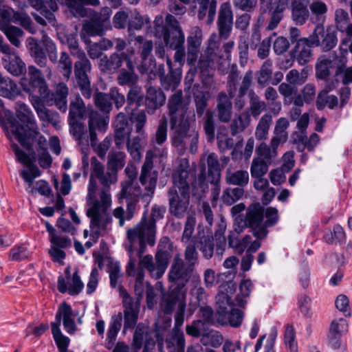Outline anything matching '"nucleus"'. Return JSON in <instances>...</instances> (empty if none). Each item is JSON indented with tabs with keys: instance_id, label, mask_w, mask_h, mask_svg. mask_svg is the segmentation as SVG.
I'll return each mask as SVG.
<instances>
[{
	"instance_id": "1",
	"label": "nucleus",
	"mask_w": 352,
	"mask_h": 352,
	"mask_svg": "<svg viewBox=\"0 0 352 352\" xmlns=\"http://www.w3.org/2000/svg\"><path fill=\"white\" fill-rule=\"evenodd\" d=\"M153 36L163 42L156 43L155 54L160 58L166 56V48L175 50L174 61L180 67L186 63L190 66L195 65L202 42L201 30L196 28L187 37V52L184 43L185 34L179 22L172 14H167L164 19L162 15L155 16L152 30Z\"/></svg>"
},
{
	"instance_id": "2",
	"label": "nucleus",
	"mask_w": 352,
	"mask_h": 352,
	"mask_svg": "<svg viewBox=\"0 0 352 352\" xmlns=\"http://www.w3.org/2000/svg\"><path fill=\"white\" fill-rule=\"evenodd\" d=\"M157 251L155 255V261L152 255L147 254L138 256L137 248L129 252V261L126 266L127 275L135 277L134 292L140 294L144 292V270L154 279L160 278L165 273L170 259L173 245L168 237H162L159 243Z\"/></svg>"
},
{
	"instance_id": "3",
	"label": "nucleus",
	"mask_w": 352,
	"mask_h": 352,
	"mask_svg": "<svg viewBox=\"0 0 352 352\" xmlns=\"http://www.w3.org/2000/svg\"><path fill=\"white\" fill-rule=\"evenodd\" d=\"M116 173L107 168L106 173L96 177L103 186L100 192V201H94V205L87 211L90 219L91 237L95 243L106 232L107 226L111 222V217L107 211L111 204L109 188L116 182Z\"/></svg>"
},
{
	"instance_id": "4",
	"label": "nucleus",
	"mask_w": 352,
	"mask_h": 352,
	"mask_svg": "<svg viewBox=\"0 0 352 352\" xmlns=\"http://www.w3.org/2000/svg\"><path fill=\"white\" fill-rule=\"evenodd\" d=\"M165 211V207L155 205L149 217L147 216V212H144L141 221L126 232L129 243V245H126L127 251L131 252L133 248H137V254L140 256L144 254L147 244L154 245L156 236L155 223L157 219L163 218Z\"/></svg>"
},
{
	"instance_id": "5",
	"label": "nucleus",
	"mask_w": 352,
	"mask_h": 352,
	"mask_svg": "<svg viewBox=\"0 0 352 352\" xmlns=\"http://www.w3.org/2000/svg\"><path fill=\"white\" fill-rule=\"evenodd\" d=\"M16 105L17 120L11 124V131L21 145L28 151L33 149L32 142L39 133L34 116L28 106L18 102Z\"/></svg>"
},
{
	"instance_id": "6",
	"label": "nucleus",
	"mask_w": 352,
	"mask_h": 352,
	"mask_svg": "<svg viewBox=\"0 0 352 352\" xmlns=\"http://www.w3.org/2000/svg\"><path fill=\"white\" fill-rule=\"evenodd\" d=\"M66 45L70 54L78 60L74 63V76L81 94L86 98H90L92 90L87 75L91 69V65L85 52L79 46L76 35L69 34L65 35Z\"/></svg>"
},
{
	"instance_id": "7",
	"label": "nucleus",
	"mask_w": 352,
	"mask_h": 352,
	"mask_svg": "<svg viewBox=\"0 0 352 352\" xmlns=\"http://www.w3.org/2000/svg\"><path fill=\"white\" fill-rule=\"evenodd\" d=\"M125 172L128 179L122 184V190L120 192V199H124L126 202V211L122 207H118L113 210V216L119 219V225L123 226L124 221L131 220L136 210L140 201V189L133 184V180L135 179L137 172L133 167H126Z\"/></svg>"
},
{
	"instance_id": "8",
	"label": "nucleus",
	"mask_w": 352,
	"mask_h": 352,
	"mask_svg": "<svg viewBox=\"0 0 352 352\" xmlns=\"http://www.w3.org/2000/svg\"><path fill=\"white\" fill-rule=\"evenodd\" d=\"M170 126L173 131V145L181 152L189 148L192 153H195L199 142V133L195 129L190 128L189 120L176 121L174 125L173 122H170Z\"/></svg>"
},
{
	"instance_id": "9",
	"label": "nucleus",
	"mask_w": 352,
	"mask_h": 352,
	"mask_svg": "<svg viewBox=\"0 0 352 352\" xmlns=\"http://www.w3.org/2000/svg\"><path fill=\"white\" fill-rule=\"evenodd\" d=\"M186 291L178 287L171 285L168 291L162 296L161 308L166 314H170L174 310V320L177 325L184 322V314L186 307Z\"/></svg>"
},
{
	"instance_id": "10",
	"label": "nucleus",
	"mask_w": 352,
	"mask_h": 352,
	"mask_svg": "<svg viewBox=\"0 0 352 352\" xmlns=\"http://www.w3.org/2000/svg\"><path fill=\"white\" fill-rule=\"evenodd\" d=\"M260 14L258 16L256 25L262 26L265 22V14L268 13L269 22L266 27L267 30H273L279 25L284 17V12L287 8L285 0H258Z\"/></svg>"
},
{
	"instance_id": "11",
	"label": "nucleus",
	"mask_w": 352,
	"mask_h": 352,
	"mask_svg": "<svg viewBox=\"0 0 352 352\" xmlns=\"http://www.w3.org/2000/svg\"><path fill=\"white\" fill-rule=\"evenodd\" d=\"M264 207L258 202L250 204L246 210L245 225L251 228L257 239H264L268 234V230L264 226Z\"/></svg>"
},
{
	"instance_id": "12",
	"label": "nucleus",
	"mask_w": 352,
	"mask_h": 352,
	"mask_svg": "<svg viewBox=\"0 0 352 352\" xmlns=\"http://www.w3.org/2000/svg\"><path fill=\"white\" fill-rule=\"evenodd\" d=\"M135 298H133L125 290L121 291L123 298L124 328L125 329L134 328L138 320L143 292L138 294L135 292Z\"/></svg>"
},
{
	"instance_id": "13",
	"label": "nucleus",
	"mask_w": 352,
	"mask_h": 352,
	"mask_svg": "<svg viewBox=\"0 0 352 352\" xmlns=\"http://www.w3.org/2000/svg\"><path fill=\"white\" fill-rule=\"evenodd\" d=\"M194 270L186 264L179 254H177L174 257L168 271V280L174 287L185 289Z\"/></svg>"
},
{
	"instance_id": "14",
	"label": "nucleus",
	"mask_w": 352,
	"mask_h": 352,
	"mask_svg": "<svg viewBox=\"0 0 352 352\" xmlns=\"http://www.w3.org/2000/svg\"><path fill=\"white\" fill-rule=\"evenodd\" d=\"M308 38L311 45L320 47L324 52L333 49L338 41L336 32L329 28L325 30L324 25H316L312 34Z\"/></svg>"
},
{
	"instance_id": "15",
	"label": "nucleus",
	"mask_w": 352,
	"mask_h": 352,
	"mask_svg": "<svg viewBox=\"0 0 352 352\" xmlns=\"http://www.w3.org/2000/svg\"><path fill=\"white\" fill-rule=\"evenodd\" d=\"M28 76V79L23 78L21 81L23 90L31 94L37 89L41 97H46L49 94V88L41 71L34 65H30Z\"/></svg>"
},
{
	"instance_id": "16",
	"label": "nucleus",
	"mask_w": 352,
	"mask_h": 352,
	"mask_svg": "<svg viewBox=\"0 0 352 352\" xmlns=\"http://www.w3.org/2000/svg\"><path fill=\"white\" fill-rule=\"evenodd\" d=\"M167 195L170 214L178 219L184 217L189 210L190 194L179 192L175 188H169Z\"/></svg>"
},
{
	"instance_id": "17",
	"label": "nucleus",
	"mask_w": 352,
	"mask_h": 352,
	"mask_svg": "<svg viewBox=\"0 0 352 352\" xmlns=\"http://www.w3.org/2000/svg\"><path fill=\"white\" fill-rule=\"evenodd\" d=\"M155 151L149 150L146 153V160L142 165L140 181L141 184L145 186L147 192L142 195V198L148 197L151 199L154 193L157 175L155 173H151L153 168V162L151 158L157 156Z\"/></svg>"
},
{
	"instance_id": "18",
	"label": "nucleus",
	"mask_w": 352,
	"mask_h": 352,
	"mask_svg": "<svg viewBox=\"0 0 352 352\" xmlns=\"http://www.w3.org/2000/svg\"><path fill=\"white\" fill-rule=\"evenodd\" d=\"M43 45L45 47L50 60L53 63H58V67L63 71L65 78H69L72 72V60L66 52H62L60 59L58 60V54L56 44L47 36L43 37Z\"/></svg>"
},
{
	"instance_id": "19",
	"label": "nucleus",
	"mask_w": 352,
	"mask_h": 352,
	"mask_svg": "<svg viewBox=\"0 0 352 352\" xmlns=\"http://www.w3.org/2000/svg\"><path fill=\"white\" fill-rule=\"evenodd\" d=\"M217 35L212 34L208 40V46L206 51L201 54L197 67L201 72L204 73L209 69H216L219 65L221 58L217 54Z\"/></svg>"
},
{
	"instance_id": "20",
	"label": "nucleus",
	"mask_w": 352,
	"mask_h": 352,
	"mask_svg": "<svg viewBox=\"0 0 352 352\" xmlns=\"http://www.w3.org/2000/svg\"><path fill=\"white\" fill-rule=\"evenodd\" d=\"M234 14L230 2L226 1L220 5L217 26L219 35L217 40H226L230 36L233 28Z\"/></svg>"
},
{
	"instance_id": "21",
	"label": "nucleus",
	"mask_w": 352,
	"mask_h": 352,
	"mask_svg": "<svg viewBox=\"0 0 352 352\" xmlns=\"http://www.w3.org/2000/svg\"><path fill=\"white\" fill-rule=\"evenodd\" d=\"M168 116L170 122L174 125L176 121L188 119L186 118L188 105L183 99L182 90H177L168 99Z\"/></svg>"
},
{
	"instance_id": "22",
	"label": "nucleus",
	"mask_w": 352,
	"mask_h": 352,
	"mask_svg": "<svg viewBox=\"0 0 352 352\" xmlns=\"http://www.w3.org/2000/svg\"><path fill=\"white\" fill-rule=\"evenodd\" d=\"M166 100V95L161 88L152 85L146 87L144 103L147 113L155 114L157 110L164 105Z\"/></svg>"
},
{
	"instance_id": "23",
	"label": "nucleus",
	"mask_w": 352,
	"mask_h": 352,
	"mask_svg": "<svg viewBox=\"0 0 352 352\" xmlns=\"http://www.w3.org/2000/svg\"><path fill=\"white\" fill-rule=\"evenodd\" d=\"M61 318H63V324L65 331L69 334L74 333L76 330L74 315L71 306L65 302L60 305L55 316V322L51 323V327H56L57 326L58 328H60Z\"/></svg>"
},
{
	"instance_id": "24",
	"label": "nucleus",
	"mask_w": 352,
	"mask_h": 352,
	"mask_svg": "<svg viewBox=\"0 0 352 352\" xmlns=\"http://www.w3.org/2000/svg\"><path fill=\"white\" fill-rule=\"evenodd\" d=\"M133 63L132 56L126 52H113L109 57L104 56L100 58L99 66L103 72L116 71L121 68L123 63H126V67L129 63Z\"/></svg>"
},
{
	"instance_id": "25",
	"label": "nucleus",
	"mask_w": 352,
	"mask_h": 352,
	"mask_svg": "<svg viewBox=\"0 0 352 352\" xmlns=\"http://www.w3.org/2000/svg\"><path fill=\"white\" fill-rule=\"evenodd\" d=\"M228 94L229 96L224 92H220L217 96L216 115L218 120L223 123L229 122L232 114V104L230 98H234V93L231 89L228 90Z\"/></svg>"
},
{
	"instance_id": "26",
	"label": "nucleus",
	"mask_w": 352,
	"mask_h": 352,
	"mask_svg": "<svg viewBox=\"0 0 352 352\" xmlns=\"http://www.w3.org/2000/svg\"><path fill=\"white\" fill-rule=\"evenodd\" d=\"M183 323L179 325L175 322L174 327L166 339V349L168 352H185L186 340L182 330Z\"/></svg>"
},
{
	"instance_id": "27",
	"label": "nucleus",
	"mask_w": 352,
	"mask_h": 352,
	"mask_svg": "<svg viewBox=\"0 0 352 352\" xmlns=\"http://www.w3.org/2000/svg\"><path fill=\"white\" fill-rule=\"evenodd\" d=\"M166 65L168 72L160 79L161 86L165 90H175L181 82L182 70L180 68H175L170 58L166 56Z\"/></svg>"
},
{
	"instance_id": "28",
	"label": "nucleus",
	"mask_w": 352,
	"mask_h": 352,
	"mask_svg": "<svg viewBox=\"0 0 352 352\" xmlns=\"http://www.w3.org/2000/svg\"><path fill=\"white\" fill-rule=\"evenodd\" d=\"M67 95L68 87L64 82H60L56 85L55 92H51L49 89V94L46 97H42V98L49 105L54 103L60 111L65 112L67 107Z\"/></svg>"
},
{
	"instance_id": "29",
	"label": "nucleus",
	"mask_w": 352,
	"mask_h": 352,
	"mask_svg": "<svg viewBox=\"0 0 352 352\" xmlns=\"http://www.w3.org/2000/svg\"><path fill=\"white\" fill-rule=\"evenodd\" d=\"M309 38H302L296 43L294 49L290 52L292 58L296 59L300 65H305L310 61L312 56L313 46L309 43Z\"/></svg>"
},
{
	"instance_id": "30",
	"label": "nucleus",
	"mask_w": 352,
	"mask_h": 352,
	"mask_svg": "<svg viewBox=\"0 0 352 352\" xmlns=\"http://www.w3.org/2000/svg\"><path fill=\"white\" fill-rule=\"evenodd\" d=\"M184 161H185V164H187V161L183 160L178 170L173 174V186L171 188H175L179 192L190 194L191 179H190L189 170L183 164Z\"/></svg>"
},
{
	"instance_id": "31",
	"label": "nucleus",
	"mask_w": 352,
	"mask_h": 352,
	"mask_svg": "<svg viewBox=\"0 0 352 352\" xmlns=\"http://www.w3.org/2000/svg\"><path fill=\"white\" fill-rule=\"evenodd\" d=\"M31 6L40 11L42 14L52 25L55 23V16L54 12L58 9L57 3L55 0H29Z\"/></svg>"
},
{
	"instance_id": "32",
	"label": "nucleus",
	"mask_w": 352,
	"mask_h": 352,
	"mask_svg": "<svg viewBox=\"0 0 352 352\" xmlns=\"http://www.w3.org/2000/svg\"><path fill=\"white\" fill-rule=\"evenodd\" d=\"M27 47L35 63L41 67H47V56L38 41L33 37L27 38Z\"/></svg>"
},
{
	"instance_id": "33",
	"label": "nucleus",
	"mask_w": 352,
	"mask_h": 352,
	"mask_svg": "<svg viewBox=\"0 0 352 352\" xmlns=\"http://www.w3.org/2000/svg\"><path fill=\"white\" fill-rule=\"evenodd\" d=\"M135 64L130 63L126 68H122L116 77L117 83L122 87H129L135 85L139 81V76L135 71Z\"/></svg>"
},
{
	"instance_id": "34",
	"label": "nucleus",
	"mask_w": 352,
	"mask_h": 352,
	"mask_svg": "<svg viewBox=\"0 0 352 352\" xmlns=\"http://www.w3.org/2000/svg\"><path fill=\"white\" fill-rule=\"evenodd\" d=\"M139 49L141 58V63L138 66L139 72L141 74H144L149 70L152 71V67L155 66V60L153 58H151L148 61V58L153 49V41L144 42L142 45L140 46Z\"/></svg>"
},
{
	"instance_id": "35",
	"label": "nucleus",
	"mask_w": 352,
	"mask_h": 352,
	"mask_svg": "<svg viewBox=\"0 0 352 352\" xmlns=\"http://www.w3.org/2000/svg\"><path fill=\"white\" fill-rule=\"evenodd\" d=\"M197 1L199 6L197 13L198 19L203 20L207 14L206 24H212L217 13V0H197Z\"/></svg>"
},
{
	"instance_id": "36",
	"label": "nucleus",
	"mask_w": 352,
	"mask_h": 352,
	"mask_svg": "<svg viewBox=\"0 0 352 352\" xmlns=\"http://www.w3.org/2000/svg\"><path fill=\"white\" fill-rule=\"evenodd\" d=\"M196 245L205 259L210 260L214 255L215 256V244L212 235L205 234L201 235L199 233L196 241Z\"/></svg>"
},
{
	"instance_id": "37",
	"label": "nucleus",
	"mask_w": 352,
	"mask_h": 352,
	"mask_svg": "<svg viewBox=\"0 0 352 352\" xmlns=\"http://www.w3.org/2000/svg\"><path fill=\"white\" fill-rule=\"evenodd\" d=\"M284 164L281 169H274L270 173V178L274 185H279L285 182V176L284 171H289L294 166L293 155L290 153H285L283 156Z\"/></svg>"
},
{
	"instance_id": "38",
	"label": "nucleus",
	"mask_w": 352,
	"mask_h": 352,
	"mask_svg": "<svg viewBox=\"0 0 352 352\" xmlns=\"http://www.w3.org/2000/svg\"><path fill=\"white\" fill-rule=\"evenodd\" d=\"M83 287L84 284L78 276L77 271L73 274L72 283H69L68 288L67 287L66 282L63 276H59L58 278L57 288L62 294L68 291L70 295L76 296L82 291Z\"/></svg>"
},
{
	"instance_id": "39",
	"label": "nucleus",
	"mask_w": 352,
	"mask_h": 352,
	"mask_svg": "<svg viewBox=\"0 0 352 352\" xmlns=\"http://www.w3.org/2000/svg\"><path fill=\"white\" fill-rule=\"evenodd\" d=\"M227 228V223L223 218L221 219L218 224V228L214 232L213 236L215 241V257L221 260L224 253L226 246V239L225 232Z\"/></svg>"
},
{
	"instance_id": "40",
	"label": "nucleus",
	"mask_w": 352,
	"mask_h": 352,
	"mask_svg": "<svg viewBox=\"0 0 352 352\" xmlns=\"http://www.w3.org/2000/svg\"><path fill=\"white\" fill-rule=\"evenodd\" d=\"M251 120L249 111L235 114L229 126L231 135L236 136L242 133L250 124Z\"/></svg>"
},
{
	"instance_id": "41",
	"label": "nucleus",
	"mask_w": 352,
	"mask_h": 352,
	"mask_svg": "<svg viewBox=\"0 0 352 352\" xmlns=\"http://www.w3.org/2000/svg\"><path fill=\"white\" fill-rule=\"evenodd\" d=\"M308 1L309 0H305L291 5L292 19L296 25H304L310 17L309 11L307 8Z\"/></svg>"
},
{
	"instance_id": "42",
	"label": "nucleus",
	"mask_w": 352,
	"mask_h": 352,
	"mask_svg": "<svg viewBox=\"0 0 352 352\" xmlns=\"http://www.w3.org/2000/svg\"><path fill=\"white\" fill-rule=\"evenodd\" d=\"M2 63L4 68L13 76H19L25 70L24 63L16 54L4 56Z\"/></svg>"
},
{
	"instance_id": "43",
	"label": "nucleus",
	"mask_w": 352,
	"mask_h": 352,
	"mask_svg": "<svg viewBox=\"0 0 352 352\" xmlns=\"http://www.w3.org/2000/svg\"><path fill=\"white\" fill-rule=\"evenodd\" d=\"M129 90L126 95L127 106L125 107L126 112L131 115L134 109L140 106V102L143 99L142 87L137 84L129 87Z\"/></svg>"
},
{
	"instance_id": "44",
	"label": "nucleus",
	"mask_w": 352,
	"mask_h": 352,
	"mask_svg": "<svg viewBox=\"0 0 352 352\" xmlns=\"http://www.w3.org/2000/svg\"><path fill=\"white\" fill-rule=\"evenodd\" d=\"M12 147L17 160L29 168V173L34 178L39 177L41 173L38 168L34 164V160L22 151L17 144H13Z\"/></svg>"
},
{
	"instance_id": "45",
	"label": "nucleus",
	"mask_w": 352,
	"mask_h": 352,
	"mask_svg": "<svg viewBox=\"0 0 352 352\" xmlns=\"http://www.w3.org/2000/svg\"><path fill=\"white\" fill-rule=\"evenodd\" d=\"M309 8L311 12L310 21L316 25H324L328 10L327 5L322 1H316L310 4Z\"/></svg>"
},
{
	"instance_id": "46",
	"label": "nucleus",
	"mask_w": 352,
	"mask_h": 352,
	"mask_svg": "<svg viewBox=\"0 0 352 352\" xmlns=\"http://www.w3.org/2000/svg\"><path fill=\"white\" fill-rule=\"evenodd\" d=\"M208 165V182L216 184L219 182L221 177L220 164L217 154L212 153L207 157Z\"/></svg>"
},
{
	"instance_id": "47",
	"label": "nucleus",
	"mask_w": 352,
	"mask_h": 352,
	"mask_svg": "<svg viewBox=\"0 0 352 352\" xmlns=\"http://www.w3.org/2000/svg\"><path fill=\"white\" fill-rule=\"evenodd\" d=\"M226 181L230 185L238 186L239 188H243L249 182V173L247 170H243L232 171L228 169L226 174Z\"/></svg>"
},
{
	"instance_id": "48",
	"label": "nucleus",
	"mask_w": 352,
	"mask_h": 352,
	"mask_svg": "<svg viewBox=\"0 0 352 352\" xmlns=\"http://www.w3.org/2000/svg\"><path fill=\"white\" fill-rule=\"evenodd\" d=\"M289 126V122L285 118H279L275 124L274 136L272 138V144L279 145L287 140L288 133L287 129Z\"/></svg>"
},
{
	"instance_id": "49",
	"label": "nucleus",
	"mask_w": 352,
	"mask_h": 352,
	"mask_svg": "<svg viewBox=\"0 0 352 352\" xmlns=\"http://www.w3.org/2000/svg\"><path fill=\"white\" fill-rule=\"evenodd\" d=\"M108 29L109 28L105 25L104 23L94 16L90 21L84 23L82 26V30L90 36H102Z\"/></svg>"
},
{
	"instance_id": "50",
	"label": "nucleus",
	"mask_w": 352,
	"mask_h": 352,
	"mask_svg": "<svg viewBox=\"0 0 352 352\" xmlns=\"http://www.w3.org/2000/svg\"><path fill=\"white\" fill-rule=\"evenodd\" d=\"M203 130L206 136L207 141L212 142L215 139L216 121L214 112L207 111L202 120Z\"/></svg>"
},
{
	"instance_id": "51",
	"label": "nucleus",
	"mask_w": 352,
	"mask_h": 352,
	"mask_svg": "<svg viewBox=\"0 0 352 352\" xmlns=\"http://www.w3.org/2000/svg\"><path fill=\"white\" fill-rule=\"evenodd\" d=\"M332 60L325 55L320 56L316 63V76L320 80H327L330 75Z\"/></svg>"
},
{
	"instance_id": "52",
	"label": "nucleus",
	"mask_w": 352,
	"mask_h": 352,
	"mask_svg": "<svg viewBox=\"0 0 352 352\" xmlns=\"http://www.w3.org/2000/svg\"><path fill=\"white\" fill-rule=\"evenodd\" d=\"M217 309L216 318L217 322H225L226 318L223 316L226 311L228 309V307H232V302L231 298L223 292L218 294L216 296Z\"/></svg>"
},
{
	"instance_id": "53",
	"label": "nucleus",
	"mask_w": 352,
	"mask_h": 352,
	"mask_svg": "<svg viewBox=\"0 0 352 352\" xmlns=\"http://www.w3.org/2000/svg\"><path fill=\"white\" fill-rule=\"evenodd\" d=\"M225 322H218L222 325L230 324L232 327H239L243 319V312L236 308L230 307L223 314Z\"/></svg>"
},
{
	"instance_id": "54",
	"label": "nucleus",
	"mask_w": 352,
	"mask_h": 352,
	"mask_svg": "<svg viewBox=\"0 0 352 352\" xmlns=\"http://www.w3.org/2000/svg\"><path fill=\"white\" fill-rule=\"evenodd\" d=\"M126 155L122 151H111L108 155L107 166L109 170L116 173L125 165Z\"/></svg>"
},
{
	"instance_id": "55",
	"label": "nucleus",
	"mask_w": 352,
	"mask_h": 352,
	"mask_svg": "<svg viewBox=\"0 0 352 352\" xmlns=\"http://www.w3.org/2000/svg\"><path fill=\"white\" fill-rule=\"evenodd\" d=\"M250 98V107L245 111H249L250 116L254 118H257L261 112L265 109L266 104L264 101L260 100L259 97L253 90H250L248 93Z\"/></svg>"
},
{
	"instance_id": "56",
	"label": "nucleus",
	"mask_w": 352,
	"mask_h": 352,
	"mask_svg": "<svg viewBox=\"0 0 352 352\" xmlns=\"http://www.w3.org/2000/svg\"><path fill=\"white\" fill-rule=\"evenodd\" d=\"M272 123V116L264 114L258 121L255 131V137L258 140H265L267 138L270 127Z\"/></svg>"
},
{
	"instance_id": "57",
	"label": "nucleus",
	"mask_w": 352,
	"mask_h": 352,
	"mask_svg": "<svg viewBox=\"0 0 352 352\" xmlns=\"http://www.w3.org/2000/svg\"><path fill=\"white\" fill-rule=\"evenodd\" d=\"M272 61L270 59L266 60L261 67L260 70L256 73V80L258 84L261 87L266 86L272 79L273 72Z\"/></svg>"
},
{
	"instance_id": "58",
	"label": "nucleus",
	"mask_w": 352,
	"mask_h": 352,
	"mask_svg": "<svg viewBox=\"0 0 352 352\" xmlns=\"http://www.w3.org/2000/svg\"><path fill=\"white\" fill-rule=\"evenodd\" d=\"M57 1L65 6L75 17H85L87 14V10L83 7L82 0H57Z\"/></svg>"
},
{
	"instance_id": "59",
	"label": "nucleus",
	"mask_w": 352,
	"mask_h": 352,
	"mask_svg": "<svg viewBox=\"0 0 352 352\" xmlns=\"http://www.w3.org/2000/svg\"><path fill=\"white\" fill-rule=\"evenodd\" d=\"M148 328L144 326L143 324H138L135 328V330L133 336L132 346L136 351H139L143 345L144 339L149 340L151 343L153 340L148 339L147 336L148 334Z\"/></svg>"
},
{
	"instance_id": "60",
	"label": "nucleus",
	"mask_w": 352,
	"mask_h": 352,
	"mask_svg": "<svg viewBox=\"0 0 352 352\" xmlns=\"http://www.w3.org/2000/svg\"><path fill=\"white\" fill-rule=\"evenodd\" d=\"M245 191L243 188H228L222 194L221 199L223 202L227 206H231L244 195Z\"/></svg>"
},
{
	"instance_id": "61",
	"label": "nucleus",
	"mask_w": 352,
	"mask_h": 352,
	"mask_svg": "<svg viewBox=\"0 0 352 352\" xmlns=\"http://www.w3.org/2000/svg\"><path fill=\"white\" fill-rule=\"evenodd\" d=\"M122 315L121 312H119L117 315H114L111 317L107 335V339L109 344L111 343L113 344L116 340L117 335L122 327Z\"/></svg>"
},
{
	"instance_id": "62",
	"label": "nucleus",
	"mask_w": 352,
	"mask_h": 352,
	"mask_svg": "<svg viewBox=\"0 0 352 352\" xmlns=\"http://www.w3.org/2000/svg\"><path fill=\"white\" fill-rule=\"evenodd\" d=\"M16 85L8 77L0 80V96L10 99L15 96Z\"/></svg>"
},
{
	"instance_id": "63",
	"label": "nucleus",
	"mask_w": 352,
	"mask_h": 352,
	"mask_svg": "<svg viewBox=\"0 0 352 352\" xmlns=\"http://www.w3.org/2000/svg\"><path fill=\"white\" fill-rule=\"evenodd\" d=\"M253 289V283L250 280H245L240 285V294L236 295V305L241 307H245L247 300L246 298L249 296Z\"/></svg>"
},
{
	"instance_id": "64",
	"label": "nucleus",
	"mask_w": 352,
	"mask_h": 352,
	"mask_svg": "<svg viewBox=\"0 0 352 352\" xmlns=\"http://www.w3.org/2000/svg\"><path fill=\"white\" fill-rule=\"evenodd\" d=\"M223 340V336L218 331H210L202 335L200 342L204 346L218 347L221 344Z\"/></svg>"
}]
</instances>
